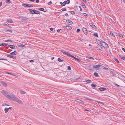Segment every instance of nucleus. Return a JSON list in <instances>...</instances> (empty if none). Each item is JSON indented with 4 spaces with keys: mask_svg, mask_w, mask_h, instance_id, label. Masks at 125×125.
<instances>
[{
    "mask_svg": "<svg viewBox=\"0 0 125 125\" xmlns=\"http://www.w3.org/2000/svg\"><path fill=\"white\" fill-rule=\"evenodd\" d=\"M1 93L8 98L14 101L15 97V95L13 94H9L6 91L3 90L1 91Z\"/></svg>",
    "mask_w": 125,
    "mask_h": 125,
    "instance_id": "nucleus-1",
    "label": "nucleus"
},
{
    "mask_svg": "<svg viewBox=\"0 0 125 125\" xmlns=\"http://www.w3.org/2000/svg\"><path fill=\"white\" fill-rule=\"evenodd\" d=\"M61 52L62 53L65 54V55L68 56L69 57H72L73 59H75V57L73 56L72 55L70 54L68 52H65L63 50H61Z\"/></svg>",
    "mask_w": 125,
    "mask_h": 125,
    "instance_id": "nucleus-2",
    "label": "nucleus"
},
{
    "mask_svg": "<svg viewBox=\"0 0 125 125\" xmlns=\"http://www.w3.org/2000/svg\"><path fill=\"white\" fill-rule=\"evenodd\" d=\"M61 52L62 53L65 54V55L68 56L69 57H72L73 59H75V57L73 56L72 55L70 54L68 52H65L63 50H61Z\"/></svg>",
    "mask_w": 125,
    "mask_h": 125,
    "instance_id": "nucleus-3",
    "label": "nucleus"
},
{
    "mask_svg": "<svg viewBox=\"0 0 125 125\" xmlns=\"http://www.w3.org/2000/svg\"><path fill=\"white\" fill-rule=\"evenodd\" d=\"M61 52L62 53L65 54V55L68 56L69 57H72L73 59H75V57L73 56L72 55L70 54L68 52H65L63 50H61Z\"/></svg>",
    "mask_w": 125,
    "mask_h": 125,
    "instance_id": "nucleus-4",
    "label": "nucleus"
},
{
    "mask_svg": "<svg viewBox=\"0 0 125 125\" xmlns=\"http://www.w3.org/2000/svg\"><path fill=\"white\" fill-rule=\"evenodd\" d=\"M13 101L17 102L18 103L20 104H23V103L22 101H21L20 100L17 98L16 97Z\"/></svg>",
    "mask_w": 125,
    "mask_h": 125,
    "instance_id": "nucleus-5",
    "label": "nucleus"
},
{
    "mask_svg": "<svg viewBox=\"0 0 125 125\" xmlns=\"http://www.w3.org/2000/svg\"><path fill=\"white\" fill-rule=\"evenodd\" d=\"M83 31L85 35H86L88 33V31L86 28H83Z\"/></svg>",
    "mask_w": 125,
    "mask_h": 125,
    "instance_id": "nucleus-6",
    "label": "nucleus"
},
{
    "mask_svg": "<svg viewBox=\"0 0 125 125\" xmlns=\"http://www.w3.org/2000/svg\"><path fill=\"white\" fill-rule=\"evenodd\" d=\"M103 47L106 48H108L109 47L108 44L105 42H103L102 45Z\"/></svg>",
    "mask_w": 125,
    "mask_h": 125,
    "instance_id": "nucleus-7",
    "label": "nucleus"
},
{
    "mask_svg": "<svg viewBox=\"0 0 125 125\" xmlns=\"http://www.w3.org/2000/svg\"><path fill=\"white\" fill-rule=\"evenodd\" d=\"M102 66V65H100L98 64L96 65H94L93 66V68H94L96 69L97 70L98 69H99L100 66Z\"/></svg>",
    "mask_w": 125,
    "mask_h": 125,
    "instance_id": "nucleus-8",
    "label": "nucleus"
},
{
    "mask_svg": "<svg viewBox=\"0 0 125 125\" xmlns=\"http://www.w3.org/2000/svg\"><path fill=\"white\" fill-rule=\"evenodd\" d=\"M64 27L68 30H70L72 29L71 26H64Z\"/></svg>",
    "mask_w": 125,
    "mask_h": 125,
    "instance_id": "nucleus-9",
    "label": "nucleus"
},
{
    "mask_svg": "<svg viewBox=\"0 0 125 125\" xmlns=\"http://www.w3.org/2000/svg\"><path fill=\"white\" fill-rule=\"evenodd\" d=\"M66 22L69 25H72L73 23V22L70 20H67L66 21Z\"/></svg>",
    "mask_w": 125,
    "mask_h": 125,
    "instance_id": "nucleus-10",
    "label": "nucleus"
},
{
    "mask_svg": "<svg viewBox=\"0 0 125 125\" xmlns=\"http://www.w3.org/2000/svg\"><path fill=\"white\" fill-rule=\"evenodd\" d=\"M89 24L91 27L94 29H96V27L95 25H93L92 23H89Z\"/></svg>",
    "mask_w": 125,
    "mask_h": 125,
    "instance_id": "nucleus-11",
    "label": "nucleus"
},
{
    "mask_svg": "<svg viewBox=\"0 0 125 125\" xmlns=\"http://www.w3.org/2000/svg\"><path fill=\"white\" fill-rule=\"evenodd\" d=\"M7 56L9 57L12 58L14 59H16V57L15 56L12 55H8Z\"/></svg>",
    "mask_w": 125,
    "mask_h": 125,
    "instance_id": "nucleus-12",
    "label": "nucleus"
},
{
    "mask_svg": "<svg viewBox=\"0 0 125 125\" xmlns=\"http://www.w3.org/2000/svg\"><path fill=\"white\" fill-rule=\"evenodd\" d=\"M1 83L4 86L6 87L7 86V83H5V82H3V81H2L1 82Z\"/></svg>",
    "mask_w": 125,
    "mask_h": 125,
    "instance_id": "nucleus-13",
    "label": "nucleus"
},
{
    "mask_svg": "<svg viewBox=\"0 0 125 125\" xmlns=\"http://www.w3.org/2000/svg\"><path fill=\"white\" fill-rule=\"evenodd\" d=\"M17 54V52L16 51H14L13 52H11L10 53V54L12 55H16Z\"/></svg>",
    "mask_w": 125,
    "mask_h": 125,
    "instance_id": "nucleus-14",
    "label": "nucleus"
},
{
    "mask_svg": "<svg viewBox=\"0 0 125 125\" xmlns=\"http://www.w3.org/2000/svg\"><path fill=\"white\" fill-rule=\"evenodd\" d=\"M7 21L9 23H13V22L12 19H7Z\"/></svg>",
    "mask_w": 125,
    "mask_h": 125,
    "instance_id": "nucleus-15",
    "label": "nucleus"
},
{
    "mask_svg": "<svg viewBox=\"0 0 125 125\" xmlns=\"http://www.w3.org/2000/svg\"><path fill=\"white\" fill-rule=\"evenodd\" d=\"M119 56L120 58L124 60H125V57L124 56L121 55H119Z\"/></svg>",
    "mask_w": 125,
    "mask_h": 125,
    "instance_id": "nucleus-16",
    "label": "nucleus"
},
{
    "mask_svg": "<svg viewBox=\"0 0 125 125\" xmlns=\"http://www.w3.org/2000/svg\"><path fill=\"white\" fill-rule=\"evenodd\" d=\"M4 31L6 32H9L11 33H12V30H10L9 29H7L4 30Z\"/></svg>",
    "mask_w": 125,
    "mask_h": 125,
    "instance_id": "nucleus-17",
    "label": "nucleus"
},
{
    "mask_svg": "<svg viewBox=\"0 0 125 125\" xmlns=\"http://www.w3.org/2000/svg\"><path fill=\"white\" fill-rule=\"evenodd\" d=\"M99 89L100 91H104L106 89V88L104 87H100Z\"/></svg>",
    "mask_w": 125,
    "mask_h": 125,
    "instance_id": "nucleus-18",
    "label": "nucleus"
},
{
    "mask_svg": "<svg viewBox=\"0 0 125 125\" xmlns=\"http://www.w3.org/2000/svg\"><path fill=\"white\" fill-rule=\"evenodd\" d=\"M40 11H38L37 10H34V14L35 13L36 14H40Z\"/></svg>",
    "mask_w": 125,
    "mask_h": 125,
    "instance_id": "nucleus-19",
    "label": "nucleus"
},
{
    "mask_svg": "<svg viewBox=\"0 0 125 125\" xmlns=\"http://www.w3.org/2000/svg\"><path fill=\"white\" fill-rule=\"evenodd\" d=\"M91 86L92 87H94L93 88V89H96L95 88L97 86L96 84H91Z\"/></svg>",
    "mask_w": 125,
    "mask_h": 125,
    "instance_id": "nucleus-20",
    "label": "nucleus"
},
{
    "mask_svg": "<svg viewBox=\"0 0 125 125\" xmlns=\"http://www.w3.org/2000/svg\"><path fill=\"white\" fill-rule=\"evenodd\" d=\"M21 19L23 21H26L28 20V18L25 17H22Z\"/></svg>",
    "mask_w": 125,
    "mask_h": 125,
    "instance_id": "nucleus-21",
    "label": "nucleus"
},
{
    "mask_svg": "<svg viewBox=\"0 0 125 125\" xmlns=\"http://www.w3.org/2000/svg\"><path fill=\"white\" fill-rule=\"evenodd\" d=\"M29 10L30 11V13L31 14H34V10L29 9Z\"/></svg>",
    "mask_w": 125,
    "mask_h": 125,
    "instance_id": "nucleus-22",
    "label": "nucleus"
},
{
    "mask_svg": "<svg viewBox=\"0 0 125 125\" xmlns=\"http://www.w3.org/2000/svg\"><path fill=\"white\" fill-rule=\"evenodd\" d=\"M10 47L11 49H14L15 48V46L13 45H10L9 46Z\"/></svg>",
    "mask_w": 125,
    "mask_h": 125,
    "instance_id": "nucleus-23",
    "label": "nucleus"
},
{
    "mask_svg": "<svg viewBox=\"0 0 125 125\" xmlns=\"http://www.w3.org/2000/svg\"><path fill=\"white\" fill-rule=\"evenodd\" d=\"M8 45V44L6 43H3L0 44V46H7Z\"/></svg>",
    "mask_w": 125,
    "mask_h": 125,
    "instance_id": "nucleus-24",
    "label": "nucleus"
},
{
    "mask_svg": "<svg viewBox=\"0 0 125 125\" xmlns=\"http://www.w3.org/2000/svg\"><path fill=\"white\" fill-rule=\"evenodd\" d=\"M18 46L20 47H23L25 46V45L23 44H18Z\"/></svg>",
    "mask_w": 125,
    "mask_h": 125,
    "instance_id": "nucleus-25",
    "label": "nucleus"
},
{
    "mask_svg": "<svg viewBox=\"0 0 125 125\" xmlns=\"http://www.w3.org/2000/svg\"><path fill=\"white\" fill-rule=\"evenodd\" d=\"M39 10H41V11H44V12H46V11H44V9L43 8H40L39 9Z\"/></svg>",
    "mask_w": 125,
    "mask_h": 125,
    "instance_id": "nucleus-26",
    "label": "nucleus"
},
{
    "mask_svg": "<svg viewBox=\"0 0 125 125\" xmlns=\"http://www.w3.org/2000/svg\"><path fill=\"white\" fill-rule=\"evenodd\" d=\"M81 4L83 6V8H86V6L82 2L81 3Z\"/></svg>",
    "mask_w": 125,
    "mask_h": 125,
    "instance_id": "nucleus-27",
    "label": "nucleus"
},
{
    "mask_svg": "<svg viewBox=\"0 0 125 125\" xmlns=\"http://www.w3.org/2000/svg\"><path fill=\"white\" fill-rule=\"evenodd\" d=\"M94 75L96 77H98L99 76L98 73L96 72H95L94 73Z\"/></svg>",
    "mask_w": 125,
    "mask_h": 125,
    "instance_id": "nucleus-28",
    "label": "nucleus"
},
{
    "mask_svg": "<svg viewBox=\"0 0 125 125\" xmlns=\"http://www.w3.org/2000/svg\"><path fill=\"white\" fill-rule=\"evenodd\" d=\"M76 101L78 102H79L80 103H82L83 102L82 101L78 99H77Z\"/></svg>",
    "mask_w": 125,
    "mask_h": 125,
    "instance_id": "nucleus-29",
    "label": "nucleus"
},
{
    "mask_svg": "<svg viewBox=\"0 0 125 125\" xmlns=\"http://www.w3.org/2000/svg\"><path fill=\"white\" fill-rule=\"evenodd\" d=\"M93 35L95 36V37H98V34L97 33H94Z\"/></svg>",
    "mask_w": 125,
    "mask_h": 125,
    "instance_id": "nucleus-30",
    "label": "nucleus"
},
{
    "mask_svg": "<svg viewBox=\"0 0 125 125\" xmlns=\"http://www.w3.org/2000/svg\"><path fill=\"white\" fill-rule=\"evenodd\" d=\"M9 110L8 108H6L5 109H4L5 112L6 113Z\"/></svg>",
    "mask_w": 125,
    "mask_h": 125,
    "instance_id": "nucleus-31",
    "label": "nucleus"
},
{
    "mask_svg": "<svg viewBox=\"0 0 125 125\" xmlns=\"http://www.w3.org/2000/svg\"><path fill=\"white\" fill-rule=\"evenodd\" d=\"M20 91L22 94H24L25 93V92L23 91L20 90Z\"/></svg>",
    "mask_w": 125,
    "mask_h": 125,
    "instance_id": "nucleus-32",
    "label": "nucleus"
},
{
    "mask_svg": "<svg viewBox=\"0 0 125 125\" xmlns=\"http://www.w3.org/2000/svg\"><path fill=\"white\" fill-rule=\"evenodd\" d=\"M114 60L116 61V62H117V63H119V61L116 58H114Z\"/></svg>",
    "mask_w": 125,
    "mask_h": 125,
    "instance_id": "nucleus-33",
    "label": "nucleus"
},
{
    "mask_svg": "<svg viewBox=\"0 0 125 125\" xmlns=\"http://www.w3.org/2000/svg\"><path fill=\"white\" fill-rule=\"evenodd\" d=\"M66 4L65 1H64L62 3V4H61V5L62 6H64L66 5Z\"/></svg>",
    "mask_w": 125,
    "mask_h": 125,
    "instance_id": "nucleus-34",
    "label": "nucleus"
},
{
    "mask_svg": "<svg viewBox=\"0 0 125 125\" xmlns=\"http://www.w3.org/2000/svg\"><path fill=\"white\" fill-rule=\"evenodd\" d=\"M5 42H12V40L10 39L9 40H6L5 41Z\"/></svg>",
    "mask_w": 125,
    "mask_h": 125,
    "instance_id": "nucleus-35",
    "label": "nucleus"
},
{
    "mask_svg": "<svg viewBox=\"0 0 125 125\" xmlns=\"http://www.w3.org/2000/svg\"><path fill=\"white\" fill-rule=\"evenodd\" d=\"M65 1L66 4H69L70 3V0H67V1Z\"/></svg>",
    "mask_w": 125,
    "mask_h": 125,
    "instance_id": "nucleus-36",
    "label": "nucleus"
},
{
    "mask_svg": "<svg viewBox=\"0 0 125 125\" xmlns=\"http://www.w3.org/2000/svg\"><path fill=\"white\" fill-rule=\"evenodd\" d=\"M110 34L113 37H115V35L112 32H111L110 33Z\"/></svg>",
    "mask_w": 125,
    "mask_h": 125,
    "instance_id": "nucleus-37",
    "label": "nucleus"
},
{
    "mask_svg": "<svg viewBox=\"0 0 125 125\" xmlns=\"http://www.w3.org/2000/svg\"><path fill=\"white\" fill-rule=\"evenodd\" d=\"M58 61L60 62H62L63 61V60H61L60 58H59L58 59Z\"/></svg>",
    "mask_w": 125,
    "mask_h": 125,
    "instance_id": "nucleus-38",
    "label": "nucleus"
},
{
    "mask_svg": "<svg viewBox=\"0 0 125 125\" xmlns=\"http://www.w3.org/2000/svg\"><path fill=\"white\" fill-rule=\"evenodd\" d=\"M27 7H32L33 6L31 5V4H27Z\"/></svg>",
    "mask_w": 125,
    "mask_h": 125,
    "instance_id": "nucleus-39",
    "label": "nucleus"
},
{
    "mask_svg": "<svg viewBox=\"0 0 125 125\" xmlns=\"http://www.w3.org/2000/svg\"><path fill=\"white\" fill-rule=\"evenodd\" d=\"M87 83H90L91 82V80H87L85 81Z\"/></svg>",
    "mask_w": 125,
    "mask_h": 125,
    "instance_id": "nucleus-40",
    "label": "nucleus"
},
{
    "mask_svg": "<svg viewBox=\"0 0 125 125\" xmlns=\"http://www.w3.org/2000/svg\"><path fill=\"white\" fill-rule=\"evenodd\" d=\"M70 13L72 14H74L75 13L74 11H70Z\"/></svg>",
    "mask_w": 125,
    "mask_h": 125,
    "instance_id": "nucleus-41",
    "label": "nucleus"
},
{
    "mask_svg": "<svg viewBox=\"0 0 125 125\" xmlns=\"http://www.w3.org/2000/svg\"><path fill=\"white\" fill-rule=\"evenodd\" d=\"M75 60L77 61H78L79 62H80L81 61V60L80 59H78L76 57L75 58Z\"/></svg>",
    "mask_w": 125,
    "mask_h": 125,
    "instance_id": "nucleus-42",
    "label": "nucleus"
},
{
    "mask_svg": "<svg viewBox=\"0 0 125 125\" xmlns=\"http://www.w3.org/2000/svg\"><path fill=\"white\" fill-rule=\"evenodd\" d=\"M100 43H101V45H102V44L103 43V42H103V41L102 40H101V41H100Z\"/></svg>",
    "mask_w": 125,
    "mask_h": 125,
    "instance_id": "nucleus-43",
    "label": "nucleus"
},
{
    "mask_svg": "<svg viewBox=\"0 0 125 125\" xmlns=\"http://www.w3.org/2000/svg\"><path fill=\"white\" fill-rule=\"evenodd\" d=\"M100 41L99 40H98L97 42V43L99 45H101V43H100Z\"/></svg>",
    "mask_w": 125,
    "mask_h": 125,
    "instance_id": "nucleus-44",
    "label": "nucleus"
},
{
    "mask_svg": "<svg viewBox=\"0 0 125 125\" xmlns=\"http://www.w3.org/2000/svg\"><path fill=\"white\" fill-rule=\"evenodd\" d=\"M119 36L120 37H121L123 38V35L122 34H121L120 33H119Z\"/></svg>",
    "mask_w": 125,
    "mask_h": 125,
    "instance_id": "nucleus-45",
    "label": "nucleus"
},
{
    "mask_svg": "<svg viewBox=\"0 0 125 125\" xmlns=\"http://www.w3.org/2000/svg\"><path fill=\"white\" fill-rule=\"evenodd\" d=\"M27 4H23L22 5L24 7H27Z\"/></svg>",
    "mask_w": 125,
    "mask_h": 125,
    "instance_id": "nucleus-46",
    "label": "nucleus"
},
{
    "mask_svg": "<svg viewBox=\"0 0 125 125\" xmlns=\"http://www.w3.org/2000/svg\"><path fill=\"white\" fill-rule=\"evenodd\" d=\"M0 60H7L4 58H1L0 59Z\"/></svg>",
    "mask_w": 125,
    "mask_h": 125,
    "instance_id": "nucleus-47",
    "label": "nucleus"
},
{
    "mask_svg": "<svg viewBox=\"0 0 125 125\" xmlns=\"http://www.w3.org/2000/svg\"><path fill=\"white\" fill-rule=\"evenodd\" d=\"M52 2L51 1H50V2H49L48 3V4L49 5H51L52 4Z\"/></svg>",
    "mask_w": 125,
    "mask_h": 125,
    "instance_id": "nucleus-48",
    "label": "nucleus"
},
{
    "mask_svg": "<svg viewBox=\"0 0 125 125\" xmlns=\"http://www.w3.org/2000/svg\"><path fill=\"white\" fill-rule=\"evenodd\" d=\"M84 15L85 16H87V14L86 13H83Z\"/></svg>",
    "mask_w": 125,
    "mask_h": 125,
    "instance_id": "nucleus-49",
    "label": "nucleus"
},
{
    "mask_svg": "<svg viewBox=\"0 0 125 125\" xmlns=\"http://www.w3.org/2000/svg\"><path fill=\"white\" fill-rule=\"evenodd\" d=\"M29 61L30 62H34V61L33 60H29Z\"/></svg>",
    "mask_w": 125,
    "mask_h": 125,
    "instance_id": "nucleus-50",
    "label": "nucleus"
},
{
    "mask_svg": "<svg viewBox=\"0 0 125 125\" xmlns=\"http://www.w3.org/2000/svg\"><path fill=\"white\" fill-rule=\"evenodd\" d=\"M61 30L62 29H59L57 30V31L58 32H60V30Z\"/></svg>",
    "mask_w": 125,
    "mask_h": 125,
    "instance_id": "nucleus-51",
    "label": "nucleus"
},
{
    "mask_svg": "<svg viewBox=\"0 0 125 125\" xmlns=\"http://www.w3.org/2000/svg\"><path fill=\"white\" fill-rule=\"evenodd\" d=\"M6 2L7 3H10L11 2V1L10 0H7L6 1Z\"/></svg>",
    "mask_w": 125,
    "mask_h": 125,
    "instance_id": "nucleus-52",
    "label": "nucleus"
},
{
    "mask_svg": "<svg viewBox=\"0 0 125 125\" xmlns=\"http://www.w3.org/2000/svg\"><path fill=\"white\" fill-rule=\"evenodd\" d=\"M62 10L63 11H65L66 10V8H62Z\"/></svg>",
    "mask_w": 125,
    "mask_h": 125,
    "instance_id": "nucleus-53",
    "label": "nucleus"
},
{
    "mask_svg": "<svg viewBox=\"0 0 125 125\" xmlns=\"http://www.w3.org/2000/svg\"><path fill=\"white\" fill-rule=\"evenodd\" d=\"M79 7L80 8V11H82V9L81 7L80 6H79Z\"/></svg>",
    "mask_w": 125,
    "mask_h": 125,
    "instance_id": "nucleus-54",
    "label": "nucleus"
},
{
    "mask_svg": "<svg viewBox=\"0 0 125 125\" xmlns=\"http://www.w3.org/2000/svg\"><path fill=\"white\" fill-rule=\"evenodd\" d=\"M68 69L69 70H71V67L70 66H68Z\"/></svg>",
    "mask_w": 125,
    "mask_h": 125,
    "instance_id": "nucleus-55",
    "label": "nucleus"
},
{
    "mask_svg": "<svg viewBox=\"0 0 125 125\" xmlns=\"http://www.w3.org/2000/svg\"><path fill=\"white\" fill-rule=\"evenodd\" d=\"M80 31V29H78L77 30V32H79Z\"/></svg>",
    "mask_w": 125,
    "mask_h": 125,
    "instance_id": "nucleus-56",
    "label": "nucleus"
},
{
    "mask_svg": "<svg viewBox=\"0 0 125 125\" xmlns=\"http://www.w3.org/2000/svg\"><path fill=\"white\" fill-rule=\"evenodd\" d=\"M50 30L51 31H52L53 30V28H50Z\"/></svg>",
    "mask_w": 125,
    "mask_h": 125,
    "instance_id": "nucleus-57",
    "label": "nucleus"
},
{
    "mask_svg": "<svg viewBox=\"0 0 125 125\" xmlns=\"http://www.w3.org/2000/svg\"><path fill=\"white\" fill-rule=\"evenodd\" d=\"M91 57H90L89 55L87 56L86 57V58H89L90 59V58H91Z\"/></svg>",
    "mask_w": 125,
    "mask_h": 125,
    "instance_id": "nucleus-58",
    "label": "nucleus"
},
{
    "mask_svg": "<svg viewBox=\"0 0 125 125\" xmlns=\"http://www.w3.org/2000/svg\"><path fill=\"white\" fill-rule=\"evenodd\" d=\"M8 105L7 104H5V103H4L3 104V106H4V105Z\"/></svg>",
    "mask_w": 125,
    "mask_h": 125,
    "instance_id": "nucleus-59",
    "label": "nucleus"
},
{
    "mask_svg": "<svg viewBox=\"0 0 125 125\" xmlns=\"http://www.w3.org/2000/svg\"><path fill=\"white\" fill-rule=\"evenodd\" d=\"M122 49L125 52V49L124 48L122 47Z\"/></svg>",
    "mask_w": 125,
    "mask_h": 125,
    "instance_id": "nucleus-60",
    "label": "nucleus"
},
{
    "mask_svg": "<svg viewBox=\"0 0 125 125\" xmlns=\"http://www.w3.org/2000/svg\"><path fill=\"white\" fill-rule=\"evenodd\" d=\"M103 69H105L106 70H107L108 69L106 67H104L103 68Z\"/></svg>",
    "mask_w": 125,
    "mask_h": 125,
    "instance_id": "nucleus-61",
    "label": "nucleus"
},
{
    "mask_svg": "<svg viewBox=\"0 0 125 125\" xmlns=\"http://www.w3.org/2000/svg\"><path fill=\"white\" fill-rule=\"evenodd\" d=\"M39 2V0H36V2L37 3H38Z\"/></svg>",
    "mask_w": 125,
    "mask_h": 125,
    "instance_id": "nucleus-62",
    "label": "nucleus"
},
{
    "mask_svg": "<svg viewBox=\"0 0 125 125\" xmlns=\"http://www.w3.org/2000/svg\"><path fill=\"white\" fill-rule=\"evenodd\" d=\"M2 4V2L1 1L0 2V6H1Z\"/></svg>",
    "mask_w": 125,
    "mask_h": 125,
    "instance_id": "nucleus-63",
    "label": "nucleus"
},
{
    "mask_svg": "<svg viewBox=\"0 0 125 125\" xmlns=\"http://www.w3.org/2000/svg\"><path fill=\"white\" fill-rule=\"evenodd\" d=\"M90 59L91 60H94V58L93 57H91V58H90Z\"/></svg>",
    "mask_w": 125,
    "mask_h": 125,
    "instance_id": "nucleus-64",
    "label": "nucleus"
}]
</instances>
